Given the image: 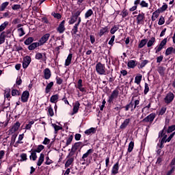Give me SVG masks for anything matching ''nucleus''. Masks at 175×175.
Masks as SVG:
<instances>
[{"label": "nucleus", "instance_id": "obj_1", "mask_svg": "<svg viewBox=\"0 0 175 175\" xmlns=\"http://www.w3.org/2000/svg\"><path fill=\"white\" fill-rule=\"evenodd\" d=\"M166 133H167V127L165 124L163 130L159 132L158 138H161L160 144L157 145L159 148H164V144L168 142L167 134Z\"/></svg>", "mask_w": 175, "mask_h": 175}, {"label": "nucleus", "instance_id": "obj_2", "mask_svg": "<svg viewBox=\"0 0 175 175\" xmlns=\"http://www.w3.org/2000/svg\"><path fill=\"white\" fill-rule=\"evenodd\" d=\"M118 96H119V90L116 89L111 92V95L109 96L107 103H109V104H113L114 100H117V98H118Z\"/></svg>", "mask_w": 175, "mask_h": 175}, {"label": "nucleus", "instance_id": "obj_3", "mask_svg": "<svg viewBox=\"0 0 175 175\" xmlns=\"http://www.w3.org/2000/svg\"><path fill=\"white\" fill-rule=\"evenodd\" d=\"M96 70L98 75H107L105 64H103L100 62L96 65Z\"/></svg>", "mask_w": 175, "mask_h": 175}, {"label": "nucleus", "instance_id": "obj_4", "mask_svg": "<svg viewBox=\"0 0 175 175\" xmlns=\"http://www.w3.org/2000/svg\"><path fill=\"white\" fill-rule=\"evenodd\" d=\"M135 17H136L137 24H144L146 14L144 12H141V13H139L138 14H135Z\"/></svg>", "mask_w": 175, "mask_h": 175}, {"label": "nucleus", "instance_id": "obj_5", "mask_svg": "<svg viewBox=\"0 0 175 175\" xmlns=\"http://www.w3.org/2000/svg\"><path fill=\"white\" fill-rule=\"evenodd\" d=\"M167 42V38H164V39L161 40L159 44H158L157 46H156V47H154L155 53H159V51H161V50H162L163 47H165Z\"/></svg>", "mask_w": 175, "mask_h": 175}, {"label": "nucleus", "instance_id": "obj_6", "mask_svg": "<svg viewBox=\"0 0 175 175\" xmlns=\"http://www.w3.org/2000/svg\"><path fill=\"white\" fill-rule=\"evenodd\" d=\"M174 94L172 93V92H169L164 98L165 103L167 105L171 104V103L173 102V100H174Z\"/></svg>", "mask_w": 175, "mask_h": 175}, {"label": "nucleus", "instance_id": "obj_7", "mask_svg": "<svg viewBox=\"0 0 175 175\" xmlns=\"http://www.w3.org/2000/svg\"><path fill=\"white\" fill-rule=\"evenodd\" d=\"M109 32V28L108 25H106L105 27H101L99 31H98V36L99 38H102L103 35H105L106 33H108Z\"/></svg>", "mask_w": 175, "mask_h": 175}, {"label": "nucleus", "instance_id": "obj_8", "mask_svg": "<svg viewBox=\"0 0 175 175\" xmlns=\"http://www.w3.org/2000/svg\"><path fill=\"white\" fill-rule=\"evenodd\" d=\"M51 36V33H44L40 39L38 41L39 46H42V44H44L47 40H49V38Z\"/></svg>", "mask_w": 175, "mask_h": 175}, {"label": "nucleus", "instance_id": "obj_9", "mask_svg": "<svg viewBox=\"0 0 175 175\" xmlns=\"http://www.w3.org/2000/svg\"><path fill=\"white\" fill-rule=\"evenodd\" d=\"M156 116H157L156 113H150V115L146 116V118L143 119L142 122H149L150 123H152V122H154V120L155 119Z\"/></svg>", "mask_w": 175, "mask_h": 175}, {"label": "nucleus", "instance_id": "obj_10", "mask_svg": "<svg viewBox=\"0 0 175 175\" xmlns=\"http://www.w3.org/2000/svg\"><path fill=\"white\" fill-rule=\"evenodd\" d=\"M75 88H77V89H79V90L82 93H86L87 92L85 88H83L82 79H79L77 85H75Z\"/></svg>", "mask_w": 175, "mask_h": 175}, {"label": "nucleus", "instance_id": "obj_11", "mask_svg": "<svg viewBox=\"0 0 175 175\" xmlns=\"http://www.w3.org/2000/svg\"><path fill=\"white\" fill-rule=\"evenodd\" d=\"M31 62V56H25V57L23 58V66L24 69H26V68H28Z\"/></svg>", "mask_w": 175, "mask_h": 175}, {"label": "nucleus", "instance_id": "obj_12", "mask_svg": "<svg viewBox=\"0 0 175 175\" xmlns=\"http://www.w3.org/2000/svg\"><path fill=\"white\" fill-rule=\"evenodd\" d=\"M29 92L28 90H25L23 92V94L21 96V102L22 103H27L29 98Z\"/></svg>", "mask_w": 175, "mask_h": 175}, {"label": "nucleus", "instance_id": "obj_13", "mask_svg": "<svg viewBox=\"0 0 175 175\" xmlns=\"http://www.w3.org/2000/svg\"><path fill=\"white\" fill-rule=\"evenodd\" d=\"M65 20H63L59 24V27H57V31L59 33H63V32H64L65 29H66V27H65Z\"/></svg>", "mask_w": 175, "mask_h": 175}, {"label": "nucleus", "instance_id": "obj_14", "mask_svg": "<svg viewBox=\"0 0 175 175\" xmlns=\"http://www.w3.org/2000/svg\"><path fill=\"white\" fill-rule=\"evenodd\" d=\"M119 170H120V165H119V162L118 161L112 167L111 175H117V174H118V172H119Z\"/></svg>", "mask_w": 175, "mask_h": 175}, {"label": "nucleus", "instance_id": "obj_15", "mask_svg": "<svg viewBox=\"0 0 175 175\" xmlns=\"http://www.w3.org/2000/svg\"><path fill=\"white\" fill-rule=\"evenodd\" d=\"M51 76H52V72L50 68H45V70H44V75H43L44 79L49 80V79H51Z\"/></svg>", "mask_w": 175, "mask_h": 175}, {"label": "nucleus", "instance_id": "obj_16", "mask_svg": "<svg viewBox=\"0 0 175 175\" xmlns=\"http://www.w3.org/2000/svg\"><path fill=\"white\" fill-rule=\"evenodd\" d=\"M135 105L133 101H131V103H129V104H126V105H125V107H123V108L124 109V111L126 112H128V111H129V109H131V111L133 112L134 109H133V106Z\"/></svg>", "mask_w": 175, "mask_h": 175}, {"label": "nucleus", "instance_id": "obj_17", "mask_svg": "<svg viewBox=\"0 0 175 175\" xmlns=\"http://www.w3.org/2000/svg\"><path fill=\"white\" fill-rule=\"evenodd\" d=\"M30 160H33V161H36L38 159L37 156V149H31V155L29 156Z\"/></svg>", "mask_w": 175, "mask_h": 175}, {"label": "nucleus", "instance_id": "obj_18", "mask_svg": "<svg viewBox=\"0 0 175 175\" xmlns=\"http://www.w3.org/2000/svg\"><path fill=\"white\" fill-rule=\"evenodd\" d=\"M92 153H94V149H89L86 152V153H84L83 154L81 160H83V161H86L88 157H89V156H90V154H92Z\"/></svg>", "mask_w": 175, "mask_h": 175}, {"label": "nucleus", "instance_id": "obj_19", "mask_svg": "<svg viewBox=\"0 0 175 175\" xmlns=\"http://www.w3.org/2000/svg\"><path fill=\"white\" fill-rule=\"evenodd\" d=\"M130 122H131V119H125V120H124V122L120 126V129L125 130L128 127Z\"/></svg>", "mask_w": 175, "mask_h": 175}, {"label": "nucleus", "instance_id": "obj_20", "mask_svg": "<svg viewBox=\"0 0 175 175\" xmlns=\"http://www.w3.org/2000/svg\"><path fill=\"white\" fill-rule=\"evenodd\" d=\"M96 131L97 130L95 127H91L88 130H85V134H86V135H92V134H95Z\"/></svg>", "mask_w": 175, "mask_h": 175}, {"label": "nucleus", "instance_id": "obj_21", "mask_svg": "<svg viewBox=\"0 0 175 175\" xmlns=\"http://www.w3.org/2000/svg\"><path fill=\"white\" fill-rule=\"evenodd\" d=\"M172 53H174V54H175V48L173 47L172 46H170V47H167L165 49V55H170V54H172Z\"/></svg>", "mask_w": 175, "mask_h": 175}, {"label": "nucleus", "instance_id": "obj_22", "mask_svg": "<svg viewBox=\"0 0 175 175\" xmlns=\"http://www.w3.org/2000/svg\"><path fill=\"white\" fill-rule=\"evenodd\" d=\"M39 46V42H31L29 46H28V49L29 50H35L36 47Z\"/></svg>", "mask_w": 175, "mask_h": 175}, {"label": "nucleus", "instance_id": "obj_23", "mask_svg": "<svg viewBox=\"0 0 175 175\" xmlns=\"http://www.w3.org/2000/svg\"><path fill=\"white\" fill-rule=\"evenodd\" d=\"M79 108H80L79 101H75L74 104L73 109H72L73 113H77V112H79Z\"/></svg>", "mask_w": 175, "mask_h": 175}, {"label": "nucleus", "instance_id": "obj_24", "mask_svg": "<svg viewBox=\"0 0 175 175\" xmlns=\"http://www.w3.org/2000/svg\"><path fill=\"white\" fill-rule=\"evenodd\" d=\"M74 148H75V153H76L77 150H79V152H81V149H82V144L81 142H75V144H74Z\"/></svg>", "mask_w": 175, "mask_h": 175}, {"label": "nucleus", "instance_id": "obj_25", "mask_svg": "<svg viewBox=\"0 0 175 175\" xmlns=\"http://www.w3.org/2000/svg\"><path fill=\"white\" fill-rule=\"evenodd\" d=\"M54 86V82H50L49 83L47 84L46 88L45 89V93L46 94H48L50 93L52 88Z\"/></svg>", "mask_w": 175, "mask_h": 175}, {"label": "nucleus", "instance_id": "obj_26", "mask_svg": "<svg viewBox=\"0 0 175 175\" xmlns=\"http://www.w3.org/2000/svg\"><path fill=\"white\" fill-rule=\"evenodd\" d=\"M138 5H141V0H135L134 1V5L132 6V8H130L129 10L130 11H134L137 9Z\"/></svg>", "mask_w": 175, "mask_h": 175}, {"label": "nucleus", "instance_id": "obj_27", "mask_svg": "<svg viewBox=\"0 0 175 175\" xmlns=\"http://www.w3.org/2000/svg\"><path fill=\"white\" fill-rule=\"evenodd\" d=\"M44 161V153H40V156L38 159L37 165H38V167H40V165H42Z\"/></svg>", "mask_w": 175, "mask_h": 175}, {"label": "nucleus", "instance_id": "obj_28", "mask_svg": "<svg viewBox=\"0 0 175 175\" xmlns=\"http://www.w3.org/2000/svg\"><path fill=\"white\" fill-rule=\"evenodd\" d=\"M137 65V60H129V62L127 63V66H129V68H135Z\"/></svg>", "mask_w": 175, "mask_h": 175}, {"label": "nucleus", "instance_id": "obj_29", "mask_svg": "<svg viewBox=\"0 0 175 175\" xmlns=\"http://www.w3.org/2000/svg\"><path fill=\"white\" fill-rule=\"evenodd\" d=\"M135 148V142L133 141H131L129 144V148L127 149V153H131Z\"/></svg>", "mask_w": 175, "mask_h": 175}, {"label": "nucleus", "instance_id": "obj_30", "mask_svg": "<svg viewBox=\"0 0 175 175\" xmlns=\"http://www.w3.org/2000/svg\"><path fill=\"white\" fill-rule=\"evenodd\" d=\"M72 59V53H69L67 59H66L65 66H68L70 65Z\"/></svg>", "mask_w": 175, "mask_h": 175}, {"label": "nucleus", "instance_id": "obj_31", "mask_svg": "<svg viewBox=\"0 0 175 175\" xmlns=\"http://www.w3.org/2000/svg\"><path fill=\"white\" fill-rule=\"evenodd\" d=\"M67 161L66 162L65 167L66 168H68L72 164V163L75 161V159H71V157H68L67 156Z\"/></svg>", "mask_w": 175, "mask_h": 175}, {"label": "nucleus", "instance_id": "obj_32", "mask_svg": "<svg viewBox=\"0 0 175 175\" xmlns=\"http://www.w3.org/2000/svg\"><path fill=\"white\" fill-rule=\"evenodd\" d=\"M147 42H148V39L145 38V39H142L138 44V47L139 49H142L145 46V44H147Z\"/></svg>", "mask_w": 175, "mask_h": 175}, {"label": "nucleus", "instance_id": "obj_33", "mask_svg": "<svg viewBox=\"0 0 175 175\" xmlns=\"http://www.w3.org/2000/svg\"><path fill=\"white\" fill-rule=\"evenodd\" d=\"M155 41H156L155 37L152 36V38H150V39H149V40L147 42L148 47H151V46H153L154 44L155 43Z\"/></svg>", "mask_w": 175, "mask_h": 175}, {"label": "nucleus", "instance_id": "obj_34", "mask_svg": "<svg viewBox=\"0 0 175 175\" xmlns=\"http://www.w3.org/2000/svg\"><path fill=\"white\" fill-rule=\"evenodd\" d=\"M75 144L72 146L71 150L68 154L67 157H70V159H75Z\"/></svg>", "mask_w": 175, "mask_h": 175}, {"label": "nucleus", "instance_id": "obj_35", "mask_svg": "<svg viewBox=\"0 0 175 175\" xmlns=\"http://www.w3.org/2000/svg\"><path fill=\"white\" fill-rule=\"evenodd\" d=\"M34 40V38L33 36H29V38H27V39H25L24 43L25 44H27L28 46H30L31 42H33Z\"/></svg>", "mask_w": 175, "mask_h": 175}, {"label": "nucleus", "instance_id": "obj_36", "mask_svg": "<svg viewBox=\"0 0 175 175\" xmlns=\"http://www.w3.org/2000/svg\"><path fill=\"white\" fill-rule=\"evenodd\" d=\"M9 24V21H4L0 25V32H3L4 29H5L6 27H8Z\"/></svg>", "mask_w": 175, "mask_h": 175}, {"label": "nucleus", "instance_id": "obj_37", "mask_svg": "<svg viewBox=\"0 0 175 175\" xmlns=\"http://www.w3.org/2000/svg\"><path fill=\"white\" fill-rule=\"evenodd\" d=\"M167 8H168L167 3H166V2H163V4L162 5V6L159 8V13H163V12L167 10Z\"/></svg>", "mask_w": 175, "mask_h": 175}, {"label": "nucleus", "instance_id": "obj_38", "mask_svg": "<svg viewBox=\"0 0 175 175\" xmlns=\"http://www.w3.org/2000/svg\"><path fill=\"white\" fill-rule=\"evenodd\" d=\"M119 28H120L119 25H114L113 27H111L110 29V33L114 35L115 32H116V31H118Z\"/></svg>", "mask_w": 175, "mask_h": 175}, {"label": "nucleus", "instance_id": "obj_39", "mask_svg": "<svg viewBox=\"0 0 175 175\" xmlns=\"http://www.w3.org/2000/svg\"><path fill=\"white\" fill-rule=\"evenodd\" d=\"M57 100H59V94H55L51 97V103L53 104H55L57 103Z\"/></svg>", "mask_w": 175, "mask_h": 175}, {"label": "nucleus", "instance_id": "obj_40", "mask_svg": "<svg viewBox=\"0 0 175 175\" xmlns=\"http://www.w3.org/2000/svg\"><path fill=\"white\" fill-rule=\"evenodd\" d=\"M92 14H94L92 9H88L85 13V18H88L89 17L92 16Z\"/></svg>", "mask_w": 175, "mask_h": 175}, {"label": "nucleus", "instance_id": "obj_41", "mask_svg": "<svg viewBox=\"0 0 175 175\" xmlns=\"http://www.w3.org/2000/svg\"><path fill=\"white\" fill-rule=\"evenodd\" d=\"M8 5H9V2L8 1H6L5 2H3L0 7V12H3V10H5V9H6V8L8 6Z\"/></svg>", "mask_w": 175, "mask_h": 175}, {"label": "nucleus", "instance_id": "obj_42", "mask_svg": "<svg viewBox=\"0 0 175 175\" xmlns=\"http://www.w3.org/2000/svg\"><path fill=\"white\" fill-rule=\"evenodd\" d=\"M72 141H73V135H69L66 142L65 148H66L67 146H69V145L72 144Z\"/></svg>", "mask_w": 175, "mask_h": 175}, {"label": "nucleus", "instance_id": "obj_43", "mask_svg": "<svg viewBox=\"0 0 175 175\" xmlns=\"http://www.w3.org/2000/svg\"><path fill=\"white\" fill-rule=\"evenodd\" d=\"M21 127V123L19 122H16L13 127H12V130L15 133L16 131H18V130L19 129V128Z\"/></svg>", "mask_w": 175, "mask_h": 175}, {"label": "nucleus", "instance_id": "obj_44", "mask_svg": "<svg viewBox=\"0 0 175 175\" xmlns=\"http://www.w3.org/2000/svg\"><path fill=\"white\" fill-rule=\"evenodd\" d=\"M129 12L127 9H126V8H124L120 12V16H122V17H126V16H129Z\"/></svg>", "mask_w": 175, "mask_h": 175}, {"label": "nucleus", "instance_id": "obj_45", "mask_svg": "<svg viewBox=\"0 0 175 175\" xmlns=\"http://www.w3.org/2000/svg\"><path fill=\"white\" fill-rule=\"evenodd\" d=\"M52 126L55 129V133L57 134L58 131H59V130H62L63 127H62L61 126H57V124H53Z\"/></svg>", "mask_w": 175, "mask_h": 175}, {"label": "nucleus", "instance_id": "obj_46", "mask_svg": "<svg viewBox=\"0 0 175 175\" xmlns=\"http://www.w3.org/2000/svg\"><path fill=\"white\" fill-rule=\"evenodd\" d=\"M5 31H3V32L1 31L0 33V44L5 43Z\"/></svg>", "mask_w": 175, "mask_h": 175}, {"label": "nucleus", "instance_id": "obj_47", "mask_svg": "<svg viewBox=\"0 0 175 175\" xmlns=\"http://www.w3.org/2000/svg\"><path fill=\"white\" fill-rule=\"evenodd\" d=\"M78 31H79L78 25H77V23H76L75 24L74 27H72L71 33H72V35H76V33H77Z\"/></svg>", "mask_w": 175, "mask_h": 175}, {"label": "nucleus", "instance_id": "obj_48", "mask_svg": "<svg viewBox=\"0 0 175 175\" xmlns=\"http://www.w3.org/2000/svg\"><path fill=\"white\" fill-rule=\"evenodd\" d=\"M142 75L141 74H139V75H137L135 78V83H137V84H140L142 80Z\"/></svg>", "mask_w": 175, "mask_h": 175}, {"label": "nucleus", "instance_id": "obj_49", "mask_svg": "<svg viewBox=\"0 0 175 175\" xmlns=\"http://www.w3.org/2000/svg\"><path fill=\"white\" fill-rule=\"evenodd\" d=\"M175 132V124H173L172 126H169L167 133V134L173 133V132Z\"/></svg>", "mask_w": 175, "mask_h": 175}, {"label": "nucleus", "instance_id": "obj_50", "mask_svg": "<svg viewBox=\"0 0 175 175\" xmlns=\"http://www.w3.org/2000/svg\"><path fill=\"white\" fill-rule=\"evenodd\" d=\"M68 23H69V24H74L75 23H76V14L75 13L72 14Z\"/></svg>", "mask_w": 175, "mask_h": 175}, {"label": "nucleus", "instance_id": "obj_51", "mask_svg": "<svg viewBox=\"0 0 175 175\" xmlns=\"http://www.w3.org/2000/svg\"><path fill=\"white\" fill-rule=\"evenodd\" d=\"M12 96L13 97H14L15 96H21V92H19V90H17L16 89H12Z\"/></svg>", "mask_w": 175, "mask_h": 175}, {"label": "nucleus", "instance_id": "obj_52", "mask_svg": "<svg viewBox=\"0 0 175 175\" xmlns=\"http://www.w3.org/2000/svg\"><path fill=\"white\" fill-rule=\"evenodd\" d=\"M148 92H150V88L148 86V83H147V82H146L144 84V93L145 95H146V94H148Z\"/></svg>", "mask_w": 175, "mask_h": 175}, {"label": "nucleus", "instance_id": "obj_53", "mask_svg": "<svg viewBox=\"0 0 175 175\" xmlns=\"http://www.w3.org/2000/svg\"><path fill=\"white\" fill-rule=\"evenodd\" d=\"M48 115H49V116L51 117L54 116V111H53V109L52 108V105H49V107Z\"/></svg>", "mask_w": 175, "mask_h": 175}, {"label": "nucleus", "instance_id": "obj_54", "mask_svg": "<svg viewBox=\"0 0 175 175\" xmlns=\"http://www.w3.org/2000/svg\"><path fill=\"white\" fill-rule=\"evenodd\" d=\"M4 35H5V40L6 39V38H10V36H11V29H5V31H4Z\"/></svg>", "mask_w": 175, "mask_h": 175}, {"label": "nucleus", "instance_id": "obj_55", "mask_svg": "<svg viewBox=\"0 0 175 175\" xmlns=\"http://www.w3.org/2000/svg\"><path fill=\"white\" fill-rule=\"evenodd\" d=\"M170 165L172 167V174H173V172H174L175 171V157H174V159H172Z\"/></svg>", "mask_w": 175, "mask_h": 175}, {"label": "nucleus", "instance_id": "obj_56", "mask_svg": "<svg viewBox=\"0 0 175 175\" xmlns=\"http://www.w3.org/2000/svg\"><path fill=\"white\" fill-rule=\"evenodd\" d=\"M165 67H159L158 72L161 76H164L165 75Z\"/></svg>", "mask_w": 175, "mask_h": 175}, {"label": "nucleus", "instance_id": "obj_57", "mask_svg": "<svg viewBox=\"0 0 175 175\" xmlns=\"http://www.w3.org/2000/svg\"><path fill=\"white\" fill-rule=\"evenodd\" d=\"M10 12L8 10L7 12H5L4 13H3V15L0 16V18H5L6 17H10Z\"/></svg>", "mask_w": 175, "mask_h": 175}, {"label": "nucleus", "instance_id": "obj_58", "mask_svg": "<svg viewBox=\"0 0 175 175\" xmlns=\"http://www.w3.org/2000/svg\"><path fill=\"white\" fill-rule=\"evenodd\" d=\"M148 62V60H143V62H142L141 64H139L138 68H141V69H142V68H144V66H146V65H147Z\"/></svg>", "mask_w": 175, "mask_h": 175}, {"label": "nucleus", "instance_id": "obj_59", "mask_svg": "<svg viewBox=\"0 0 175 175\" xmlns=\"http://www.w3.org/2000/svg\"><path fill=\"white\" fill-rule=\"evenodd\" d=\"M44 149V145H38L36 149V153H40Z\"/></svg>", "mask_w": 175, "mask_h": 175}, {"label": "nucleus", "instance_id": "obj_60", "mask_svg": "<svg viewBox=\"0 0 175 175\" xmlns=\"http://www.w3.org/2000/svg\"><path fill=\"white\" fill-rule=\"evenodd\" d=\"M159 13H160V8H159L158 9H157V10L153 12V14L154 15V20H156L159 17Z\"/></svg>", "mask_w": 175, "mask_h": 175}, {"label": "nucleus", "instance_id": "obj_61", "mask_svg": "<svg viewBox=\"0 0 175 175\" xmlns=\"http://www.w3.org/2000/svg\"><path fill=\"white\" fill-rule=\"evenodd\" d=\"M158 24L159 25H162L163 24H165V17H163V16H161V17L159 18Z\"/></svg>", "mask_w": 175, "mask_h": 175}, {"label": "nucleus", "instance_id": "obj_62", "mask_svg": "<svg viewBox=\"0 0 175 175\" xmlns=\"http://www.w3.org/2000/svg\"><path fill=\"white\" fill-rule=\"evenodd\" d=\"M140 5L142 8H148V3L146 2V1H141Z\"/></svg>", "mask_w": 175, "mask_h": 175}, {"label": "nucleus", "instance_id": "obj_63", "mask_svg": "<svg viewBox=\"0 0 175 175\" xmlns=\"http://www.w3.org/2000/svg\"><path fill=\"white\" fill-rule=\"evenodd\" d=\"M21 161H26V160H27V153H22V154H21Z\"/></svg>", "mask_w": 175, "mask_h": 175}, {"label": "nucleus", "instance_id": "obj_64", "mask_svg": "<svg viewBox=\"0 0 175 175\" xmlns=\"http://www.w3.org/2000/svg\"><path fill=\"white\" fill-rule=\"evenodd\" d=\"M35 58L36 59H42V58H43L42 53H40V52H38V53L36 54Z\"/></svg>", "mask_w": 175, "mask_h": 175}]
</instances>
